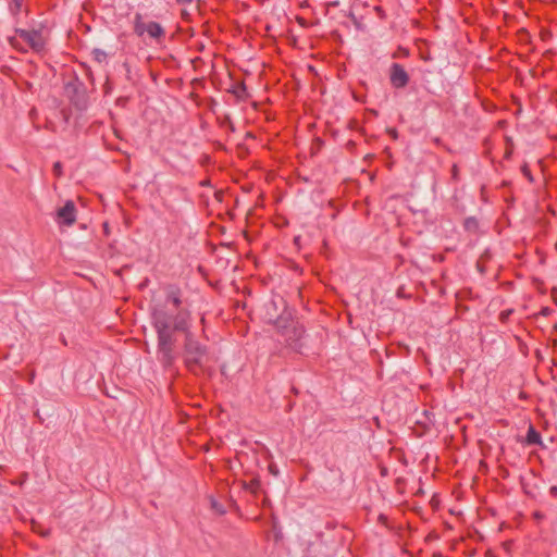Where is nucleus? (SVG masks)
Returning a JSON list of instances; mask_svg holds the SVG:
<instances>
[{"label": "nucleus", "mask_w": 557, "mask_h": 557, "mask_svg": "<svg viewBox=\"0 0 557 557\" xmlns=\"http://www.w3.org/2000/svg\"><path fill=\"white\" fill-rule=\"evenodd\" d=\"M190 312L178 310L176 314H170L164 309H154L152 312V324L158 335V348L162 354V362L170 367L174 362V332H189Z\"/></svg>", "instance_id": "f257e3e1"}, {"label": "nucleus", "mask_w": 557, "mask_h": 557, "mask_svg": "<svg viewBox=\"0 0 557 557\" xmlns=\"http://www.w3.org/2000/svg\"><path fill=\"white\" fill-rule=\"evenodd\" d=\"M49 40V32L46 27L40 26L38 29H16L15 36L9 38V42L15 50L27 52L30 49L37 54L47 53V44Z\"/></svg>", "instance_id": "f03ea898"}, {"label": "nucleus", "mask_w": 557, "mask_h": 557, "mask_svg": "<svg viewBox=\"0 0 557 557\" xmlns=\"http://www.w3.org/2000/svg\"><path fill=\"white\" fill-rule=\"evenodd\" d=\"M208 347L196 341L190 332L185 334L184 364L196 376L205 375L209 371Z\"/></svg>", "instance_id": "7ed1b4c3"}, {"label": "nucleus", "mask_w": 557, "mask_h": 557, "mask_svg": "<svg viewBox=\"0 0 557 557\" xmlns=\"http://www.w3.org/2000/svg\"><path fill=\"white\" fill-rule=\"evenodd\" d=\"M274 326L287 346L295 350L300 348L299 342L305 334L302 325L289 318L280 317L274 322Z\"/></svg>", "instance_id": "20e7f679"}, {"label": "nucleus", "mask_w": 557, "mask_h": 557, "mask_svg": "<svg viewBox=\"0 0 557 557\" xmlns=\"http://www.w3.org/2000/svg\"><path fill=\"white\" fill-rule=\"evenodd\" d=\"M133 30L137 37L143 38L145 35L156 42H161L165 38V29L158 22H145L140 13H136L133 20Z\"/></svg>", "instance_id": "39448f33"}, {"label": "nucleus", "mask_w": 557, "mask_h": 557, "mask_svg": "<svg viewBox=\"0 0 557 557\" xmlns=\"http://www.w3.org/2000/svg\"><path fill=\"white\" fill-rule=\"evenodd\" d=\"M389 82L394 88L400 89L408 85L409 75L399 63H393L389 67Z\"/></svg>", "instance_id": "423d86ee"}, {"label": "nucleus", "mask_w": 557, "mask_h": 557, "mask_svg": "<svg viewBox=\"0 0 557 557\" xmlns=\"http://www.w3.org/2000/svg\"><path fill=\"white\" fill-rule=\"evenodd\" d=\"M58 218L61 222L67 226L73 225L76 221V207L72 200L65 202V205L58 210Z\"/></svg>", "instance_id": "0eeeda50"}, {"label": "nucleus", "mask_w": 557, "mask_h": 557, "mask_svg": "<svg viewBox=\"0 0 557 557\" xmlns=\"http://www.w3.org/2000/svg\"><path fill=\"white\" fill-rule=\"evenodd\" d=\"M165 292H166V296H165L166 301L171 302L175 307V309H180L183 304L182 289L177 285L170 284L165 287Z\"/></svg>", "instance_id": "6e6552de"}, {"label": "nucleus", "mask_w": 557, "mask_h": 557, "mask_svg": "<svg viewBox=\"0 0 557 557\" xmlns=\"http://www.w3.org/2000/svg\"><path fill=\"white\" fill-rule=\"evenodd\" d=\"M525 443L528 445H539L543 446L542 437L540 432L534 428L533 424L529 425Z\"/></svg>", "instance_id": "1a4fd4ad"}, {"label": "nucleus", "mask_w": 557, "mask_h": 557, "mask_svg": "<svg viewBox=\"0 0 557 557\" xmlns=\"http://www.w3.org/2000/svg\"><path fill=\"white\" fill-rule=\"evenodd\" d=\"M463 228L471 234H474V235L479 234L480 224H479L478 219L474 216H469V218L465 219Z\"/></svg>", "instance_id": "9d476101"}, {"label": "nucleus", "mask_w": 557, "mask_h": 557, "mask_svg": "<svg viewBox=\"0 0 557 557\" xmlns=\"http://www.w3.org/2000/svg\"><path fill=\"white\" fill-rule=\"evenodd\" d=\"M24 0H10V11L12 14L17 15L23 7Z\"/></svg>", "instance_id": "9b49d317"}, {"label": "nucleus", "mask_w": 557, "mask_h": 557, "mask_svg": "<svg viewBox=\"0 0 557 557\" xmlns=\"http://www.w3.org/2000/svg\"><path fill=\"white\" fill-rule=\"evenodd\" d=\"M450 176L454 182H458L460 180V171L459 166L455 163L450 169Z\"/></svg>", "instance_id": "f8f14e48"}, {"label": "nucleus", "mask_w": 557, "mask_h": 557, "mask_svg": "<svg viewBox=\"0 0 557 557\" xmlns=\"http://www.w3.org/2000/svg\"><path fill=\"white\" fill-rule=\"evenodd\" d=\"M512 312H513L512 309L502 311L499 314V321L502 323H506Z\"/></svg>", "instance_id": "ddd939ff"}, {"label": "nucleus", "mask_w": 557, "mask_h": 557, "mask_svg": "<svg viewBox=\"0 0 557 557\" xmlns=\"http://www.w3.org/2000/svg\"><path fill=\"white\" fill-rule=\"evenodd\" d=\"M247 487H248L251 492L256 493V492L258 491V488L260 487V482H259V480H257V479H252V480L248 483Z\"/></svg>", "instance_id": "4468645a"}, {"label": "nucleus", "mask_w": 557, "mask_h": 557, "mask_svg": "<svg viewBox=\"0 0 557 557\" xmlns=\"http://www.w3.org/2000/svg\"><path fill=\"white\" fill-rule=\"evenodd\" d=\"M53 174L55 177H60L62 175V164L60 162H55L53 164Z\"/></svg>", "instance_id": "2eb2a0df"}, {"label": "nucleus", "mask_w": 557, "mask_h": 557, "mask_svg": "<svg viewBox=\"0 0 557 557\" xmlns=\"http://www.w3.org/2000/svg\"><path fill=\"white\" fill-rule=\"evenodd\" d=\"M467 311H468V307H467V306H463V305H461V304H458V305L456 306V314H457L458 317L462 315V314H463L465 312H467Z\"/></svg>", "instance_id": "dca6fc26"}, {"label": "nucleus", "mask_w": 557, "mask_h": 557, "mask_svg": "<svg viewBox=\"0 0 557 557\" xmlns=\"http://www.w3.org/2000/svg\"><path fill=\"white\" fill-rule=\"evenodd\" d=\"M399 55L408 57L409 51L407 49L399 48L397 52L393 53V58L395 59V58H398Z\"/></svg>", "instance_id": "f3484780"}, {"label": "nucleus", "mask_w": 557, "mask_h": 557, "mask_svg": "<svg viewBox=\"0 0 557 557\" xmlns=\"http://www.w3.org/2000/svg\"><path fill=\"white\" fill-rule=\"evenodd\" d=\"M521 171L522 173L524 174V176H527L529 178L530 182L533 181V177H532V174H531V171L529 169V166L527 164H524L522 168H521Z\"/></svg>", "instance_id": "a211bd4d"}, {"label": "nucleus", "mask_w": 557, "mask_h": 557, "mask_svg": "<svg viewBox=\"0 0 557 557\" xmlns=\"http://www.w3.org/2000/svg\"><path fill=\"white\" fill-rule=\"evenodd\" d=\"M433 143L436 145V146H441V147H444L446 149V151L450 152V148H448L447 146H445L442 141V139L440 137H434L433 139Z\"/></svg>", "instance_id": "6ab92c4d"}, {"label": "nucleus", "mask_w": 557, "mask_h": 557, "mask_svg": "<svg viewBox=\"0 0 557 557\" xmlns=\"http://www.w3.org/2000/svg\"><path fill=\"white\" fill-rule=\"evenodd\" d=\"M94 53H95L96 59H97L98 61H101V59H102V58L104 59V58L107 57V54H106L103 51L98 50V49H96V50L94 51Z\"/></svg>", "instance_id": "aec40b11"}, {"label": "nucleus", "mask_w": 557, "mask_h": 557, "mask_svg": "<svg viewBox=\"0 0 557 557\" xmlns=\"http://www.w3.org/2000/svg\"><path fill=\"white\" fill-rule=\"evenodd\" d=\"M533 518L537 521H541L545 518V515L542 511H534Z\"/></svg>", "instance_id": "412c9836"}, {"label": "nucleus", "mask_w": 557, "mask_h": 557, "mask_svg": "<svg viewBox=\"0 0 557 557\" xmlns=\"http://www.w3.org/2000/svg\"><path fill=\"white\" fill-rule=\"evenodd\" d=\"M550 312H552V309H550V308H548V307H544V308H542V309H541V312H540V313H541L542 315H544V317H547V315H549V314H550Z\"/></svg>", "instance_id": "4be33fe9"}, {"label": "nucleus", "mask_w": 557, "mask_h": 557, "mask_svg": "<svg viewBox=\"0 0 557 557\" xmlns=\"http://www.w3.org/2000/svg\"><path fill=\"white\" fill-rule=\"evenodd\" d=\"M176 2L181 5H190L193 0H176Z\"/></svg>", "instance_id": "5701e85b"}, {"label": "nucleus", "mask_w": 557, "mask_h": 557, "mask_svg": "<svg viewBox=\"0 0 557 557\" xmlns=\"http://www.w3.org/2000/svg\"><path fill=\"white\" fill-rule=\"evenodd\" d=\"M549 493L552 496L557 497V486H552Z\"/></svg>", "instance_id": "b1692460"}, {"label": "nucleus", "mask_w": 557, "mask_h": 557, "mask_svg": "<svg viewBox=\"0 0 557 557\" xmlns=\"http://www.w3.org/2000/svg\"><path fill=\"white\" fill-rule=\"evenodd\" d=\"M379 521L382 522L383 524H386L387 523V517L384 516V515H380L379 516Z\"/></svg>", "instance_id": "393cba45"}, {"label": "nucleus", "mask_w": 557, "mask_h": 557, "mask_svg": "<svg viewBox=\"0 0 557 557\" xmlns=\"http://www.w3.org/2000/svg\"><path fill=\"white\" fill-rule=\"evenodd\" d=\"M41 536H48L50 534V530H46L44 532H39Z\"/></svg>", "instance_id": "a878e982"}, {"label": "nucleus", "mask_w": 557, "mask_h": 557, "mask_svg": "<svg viewBox=\"0 0 557 557\" xmlns=\"http://www.w3.org/2000/svg\"><path fill=\"white\" fill-rule=\"evenodd\" d=\"M33 530H34L35 532H38V533H39V532H42V531H41V529H38V530L36 529V524H35V523H33Z\"/></svg>", "instance_id": "bb28decb"}, {"label": "nucleus", "mask_w": 557, "mask_h": 557, "mask_svg": "<svg viewBox=\"0 0 557 557\" xmlns=\"http://www.w3.org/2000/svg\"><path fill=\"white\" fill-rule=\"evenodd\" d=\"M225 121H226L228 124H231V125H232V122H231L230 117H227V116H226V117H225Z\"/></svg>", "instance_id": "cd10ccee"}, {"label": "nucleus", "mask_w": 557, "mask_h": 557, "mask_svg": "<svg viewBox=\"0 0 557 557\" xmlns=\"http://www.w3.org/2000/svg\"><path fill=\"white\" fill-rule=\"evenodd\" d=\"M242 90H243V91H245V90H246V87H245V85H244V84L242 85Z\"/></svg>", "instance_id": "c85d7f7f"}]
</instances>
